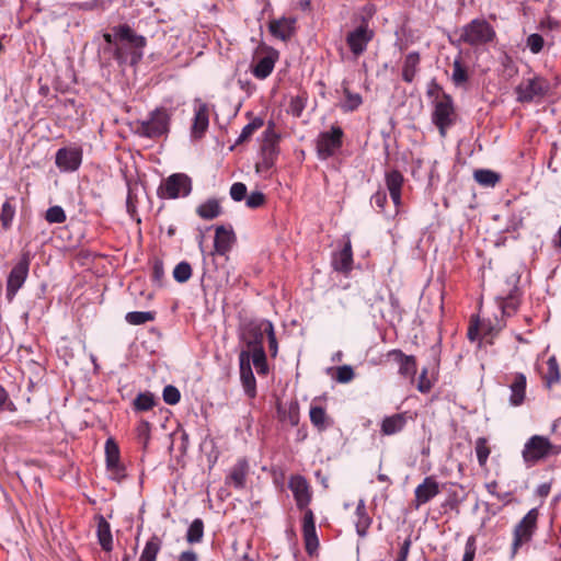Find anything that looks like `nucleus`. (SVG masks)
I'll use <instances>...</instances> for the list:
<instances>
[{
    "label": "nucleus",
    "mask_w": 561,
    "mask_h": 561,
    "mask_svg": "<svg viewBox=\"0 0 561 561\" xmlns=\"http://www.w3.org/2000/svg\"><path fill=\"white\" fill-rule=\"evenodd\" d=\"M288 489L295 500L297 508L304 513L301 533L305 549L309 557L318 556L319 538L316 530V518L309 505L313 497L310 482L301 474H294L288 480Z\"/></svg>",
    "instance_id": "obj_1"
},
{
    "label": "nucleus",
    "mask_w": 561,
    "mask_h": 561,
    "mask_svg": "<svg viewBox=\"0 0 561 561\" xmlns=\"http://www.w3.org/2000/svg\"><path fill=\"white\" fill-rule=\"evenodd\" d=\"M116 35L118 45L114 49L113 57L119 66L129 64L136 66L144 56V48L147 39L142 35H138L128 24L116 25Z\"/></svg>",
    "instance_id": "obj_2"
},
{
    "label": "nucleus",
    "mask_w": 561,
    "mask_h": 561,
    "mask_svg": "<svg viewBox=\"0 0 561 561\" xmlns=\"http://www.w3.org/2000/svg\"><path fill=\"white\" fill-rule=\"evenodd\" d=\"M457 38H450L454 46L468 45L479 48L492 43L496 37L494 27L484 19H473L454 33Z\"/></svg>",
    "instance_id": "obj_3"
},
{
    "label": "nucleus",
    "mask_w": 561,
    "mask_h": 561,
    "mask_svg": "<svg viewBox=\"0 0 561 561\" xmlns=\"http://www.w3.org/2000/svg\"><path fill=\"white\" fill-rule=\"evenodd\" d=\"M366 14L359 18V24L345 36V42L351 53L355 58L362 56L368 47V44L374 39L375 32L369 26V20L375 13V10L366 5L363 9Z\"/></svg>",
    "instance_id": "obj_4"
},
{
    "label": "nucleus",
    "mask_w": 561,
    "mask_h": 561,
    "mask_svg": "<svg viewBox=\"0 0 561 561\" xmlns=\"http://www.w3.org/2000/svg\"><path fill=\"white\" fill-rule=\"evenodd\" d=\"M274 123L270 122L266 130L263 134L260 160L255 163V170L259 174L267 176L275 168V163L279 154V135L275 134Z\"/></svg>",
    "instance_id": "obj_5"
},
{
    "label": "nucleus",
    "mask_w": 561,
    "mask_h": 561,
    "mask_svg": "<svg viewBox=\"0 0 561 561\" xmlns=\"http://www.w3.org/2000/svg\"><path fill=\"white\" fill-rule=\"evenodd\" d=\"M551 85L548 79L533 75L525 77L515 88L516 100L520 103H539L550 92Z\"/></svg>",
    "instance_id": "obj_6"
},
{
    "label": "nucleus",
    "mask_w": 561,
    "mask_h": 561,
    "mask_svg": "<svg viewBox=\"0 0 561 561\" xmlns=\"http://www.w3.org/2000/svg\"><path fill=\"white\" fill-rule=\"evenodd\" d=\"M170 115L164 107H158L149 114L148 119L135 123V134L145 138H159L169 131Z\"/></svg>",
    "instance_id": "obj_7"
},
{
    "label": "nucleus",
    "mask_w": 561,
    "mask_h": 561,
    "mask_svg": "<svg viewBox=\"0 0 561 561\" xmlns=\"http://www.w3.org/2000/svg\"><path fill=\"white\" fill-rule=\"evenodd\" d=\"M456 117L453 98L447 93L437 95L434 100L432 122L437 127L440 137H446L447 130L456 123Z\"/></svg>",
    "instance_id": "obj_8"
},
{
    "label": "nucleus",
    "mask_w": 561,
    "mask_h": 561,
    "mask_svg": "<svg viewBox=\"0 0 561 561\" xmlns=\"http://www.w3.org/2000/svg\"><path fill=\"white\" fill-rule=\"evenodd\" d=\"M539 511L531 508L527 514L515 525L513 529V541L511 546V556L514 558L523 545L533 540V537L538 528Z\"/></svg>",
    "instance_id": "obj_9"
},
{
    "label": "nucleus",
    "mask_w": 561,
    "mask_h": 561,
    "mask_svg": "<svg viewBox=\"0 0 561 561\" xmlns=\"http://www.w3.org/2000/svg\"><path fill=\"white\" fill-rule=\"evenodd\" d=\"M559 453V448L548 437L534 435L525 443L522 456L526 465L534 466L540 460Z\"/></svg>",
    "instance_id": "obj_10"
},
{
    "label": "nucleus",
    "mask_w": 561,
    "mask_h": 561,
    "mask_svg": "<svg viewBox=\"0 0 561 561\" xmlns=\"http://www.w3.org/2000/svg\"><path fill=\"white\" fill-rule=\"evenodd\" d=\"M265 334L268 335L271 350H274V353H276L277 341L273 325L268 321H262L260 323L250 322L243 328L241 337L248 345L247 351L251 352L256 347H263Z\"/></svg>",
    "instance_id": "obj_11"
},
{
    "label": "nucleus",
    "mask_w": 561,
    "mask_h": 561,
    "mask_svg": "<svg viewBox=\"0 0 561 561\" xmlns=\"http://www.w3.org/2000/svg\"><path fill=\"white\" fill-rule=\"evenodd\" d=\"M192 192V180L185 173H174L168 176L158 188L160 198L175 199L187 196Z\"/></svg>",
    "instance_id": "obj_12"
},
{
    "label": "nucleus",
    "mask_w": 561,
    "mask_h": 561,
    "mask_svg": "<svg viewBox=\"0 0 561 561\" xmlns=\"http://www.w3.org/2000/svg\"><path fill=\"white\" fill-rule=\"evenodd\" d=\"M31 264V253L22 252L19 262L12 267L7 279V299L12 301L19 289L25 283Z\"/></svg>",
    "instance_id": "obj_13"
},
{
    "label": "nucleus",
    "mask_w": 561,
    "mask_h": 561,
    "mask_svg": "<svg viewBox=\"0 0 561 561\" xmlns=\"http://www.w3.org/2000/svg\"><path fill=\"white\" fill-rule=\"evenodd\" d=\"M344 131L337 125H332L329 131H323L317 139L319 158L328 159L336 153L343 145Z\"/></svg>",
    "instance_id": "obj_14"
},
{
    "label": "nucleus",
    "mask_w": 561,
    "mask_h": 561,
    "mask_svg": "<svg viewBox=\"0 0 561 561\" xmlns=\"http://www.w3.org/2000/svg\"><path fill=\"white\" fill-rule=\"evenodd\" d=\"M82 156L80 147H62L56 152L55 163L64 172H73L80 168Z\"/></svg>",
    "instance_id": "obj_15"
},
{
    "label": "nucleus",
    "mask_w": 561,
    "mask_h": 561,
    "mask_svg": "<svg viewBox=\"0 0 561 561\" xmlns=\"http://www.w3.org/2000/svg\"><path fill=\"white\" fill-rule=\"evenodd\" d=\"M105 461L113 479L121 481L126 477L125 466L121 463L119 447L113 437L105 442Z\"/></svg>",
    "instance_id": "obj_16"
},
{
    "label": "nucleus",
    "mask_w": 561,
    "mask_h": 561,
    "mask_svg": "<svg viewBox=\"0 0 561 561\" xmlns=\"http://www.w3.org/2000/svg\"><path fill=\"white\" fill-rule=\"evenodd\" d=\"M440 493L439 483L434 476L424 478L414 490V499L411 503L414 510H419L422 505L432 501Z\"/></svg>",
    "instance_id": "obj_17"
},
{
    "label": "nucleus",
    "mask_w": 561,
    "mask_h": 561,
    "mask_svg": "<svg viewBox=\"0 0 561 561\" xmlns=\"http://www.w3.org/2000/svg\"><path fill=\"white\" fill-rule=\"evenodd\" d=\"M240 379L245 393L253 398L256 394V382L251 368L250 351H241L239 355Z\"/></svg>",
    "instance_id": "obj_18"
},
{
    "label": "nucleus",
    "mask_w": 561,
    "mask_h": 561,
    "mask_svg": "<svg viewBox=\"0 0 561 561\" xmlns=\"http://www.w3.org/2000/svg\"><path fill=\"white\" fill-rule=\"evenodd\" d=\"M387 357L393 358L399 365V375L410 379L413 383L417 371L416 358L413 355H407L401 350H391Z\"/></svg>",
    "instance_id": "obj_19"
},
{
    "label": "nucleus",
    "mask_w": 561,
    "mask_h": 561,
    "mask_svg": "<svg viewBox=\"0 0 561 561\" xmlns=\"http://www.w3.org/2000/svg\"><path fill=\"white\" fill-rule=\"evenodd\" d=\"M236 242V234L233 230L227 229L225 226H217L215 240H214V250L215 253L219 255H226L232 248Z\"/></svg>",
    "instance_id": "obj_20"
},
{
    "label": "nucleus",
    "mask_w": 561,
    "mask_h": 561,
    "mask_svg": "<svg viewBox=\"0 0 561 561\" xmlns=\"http://www.w3.org/2000/svg\"><path fill=\"white\" fill-rule=\"evenodd\" d=\"M511 397L510 402L514 407L522 405L526 397V376L522 373L513 374L510 377Z\"/></svg>",
    "instance_id": "obj_21"
},
{
    "label": "nucleus",
    "mask_w": 561,
    "mask_h": 561,
    "mask_svg": "<svg viewBox=\"0 0 561 561\" xmlns=\"http://www.w3.org/2000/svg\"><path fill=\"white\" fill-rule=\"evenodd\" d=\"M333 268L341 273H348L353 266V251L351 240L344 243L343 248L333 254L332 257Z\"/></svg>",
    "instance_id": "obj_22"
},
{
    "label": "nucleus",
    "mask_w": 561,
    "mask_h": 561,
    "mask_svg": "<svg viewBox=\"0 0 561 561\" xmlns=\"http://www.w3.org/2000/svg\"><path fill=\"white\" fill-rule=\"evenodd\" d=\"M209 125V108L206 103H199L195 110V115L192 125V136L194 138H202Z\"/></svg>",
    "instance_id": "obj_23"
},
{
    "label": "nucleus",
    "mask_w": 561,
    "mask_h": 561,
    "mask_svg": "<svg viewBox=\"0 0 561 561\" xmlns=\"http://www.w3.org/2000/svg\"><path fill=\"white\" fill-rule=\"evenodd\" d=\"M421 56L417 51L405 55L402 61V80L412 83L420 71Z\"/></svg>",
    "instance_id": "obj_24"
},
{
    "label": "nucleus",
    "mask_w": 561,
    "mask_h": 561,
    "mask_svg": "<svg viewBox=\"0 0 561 561\" xmlns=\"http://www.w3.org/2000/svg\"><path fill=\"white\" fill-rule=\"evenodd\" d=\"M403 182L404 179L400 171L391 170L386 172V185L396 206H399L401 203V190Z\"/></svg>",
    "instance_id": "obj_25"
},
{
    "label": "nucleus",
    "mask_w": 561,
    "mask_h": 561,
    "mask_svg": "<svg viewBox=\"0 0 561 561\" xmlns=\"http://www.w3.org/2000/svg\"><path fill=\"white\" fill-rule=\"evenodd\" d=\"M407 425L405 413H397L390 416H386L380 426L382 435L390 436L400 433Z\"/></svg>",
    "instance_id": "obj_26"
},
{
    "label": "nucleus",
    "mask_w": 561,
    "mask_h": 561,
    "mask_svg": "<svg viewBox=\"0 0 561 561\" xmlns=\"http://www.w3.org/2000/svg\"><path fill=\"white\" fill-rule=\"evenodd\" d=\"M96 519H98V528H96L98 541H99L101 548L105 552H111L113 550V536H112V531H111V525L102 515H98Z\"/></svg>",
    "instance_id": "obj_27"
},
{
    "label": "nucleus",
    "mask_w": 561,
    "mask_h": 561,
    "mask_svg": "<svg viewBox=\"0 0 561 561\" xmlns=\"http://www.w3.org/2000/svg\"><path fill=\"white\" fill-rule=\"evenodd\" d=\"M277 55L278 53L275 50L273 54L259 58L257 61L252 65L253 76L257 79H265L270 76L277 59Z\"/></svg>",
    "instance_id": "obj_28"
},
{
    "label": "nucleus",
    "mask_w": 561,
    "mask_h": 561,
    "mask_svg": "<svg viewBox=\"0 0 561 561\" xmlns=\"http://www.w3.org/2000/svg\"><path fill=\"white\" fill-rule=\"evenodd\" d=\"M249 466L244 459L239 460L231 469L226 479L227 484H232L236 489H242L245 484Z\"/></svg>",
    "instance_id": "obj_29"
},
{
    "label": "nucleus",
    "mask_w": 561,
    "mask_h": 561,
    "mask_svg": "<svg viewBox=\"0 0 561 561\" xmlns=\"http://www.w3.org/2000/svg\"><path fill=\"white\" fill-rule=\"evenodd\" d=\"M341 87L345 98L344 102L340 105L341 110L345 113L356 111L363 104L362 95L350 90L347 80H343Z\"/></svg>",
    "instance_id": "obj_30"
},
{
    "label": "nucleus",
    "mask_w": 561,
    "mask_h": 561,
    "mask_svg": "<svg viewBox=\"0 0 561 561\" xmlns=\"http://www.w3.org/2000/svg\"><path fill=\"white\" fill-rule=\"evenodd\" d=\"M14 202H15V197L10 196V197H7V199L4 201V203L1 206L0 221H1L2 229L4 231H8L12 227V222L15 217Z\"/></svg>",
    "instance_id": "obj_31"
},
{
    "label": "nucleus",
    "mask_w": 561,
    "mask_h": 561,
    "mask_svg": "<svg viewBox=\"0 0 561 561\" xmlns=\"http://www.w3.org/2000/svg\"><path fill=\"white\" fill-rule=\"evenodd\" d=\"M197 215L205 220H213L221 214V206L216 198H209L196 209Z\"/></svg>",
    "instance_id": "obj_32"
},
{
    "label": "nucleus",
    "mask_w": 561,
    "mask_h": 561,
    "mask_svg": "<svg viewBox=\"0 0 561 561\" xmlns=\"http://www.w3.org/2000/svg\"><path fill=\"white\" fill-rule=\"evenodd\" d=\"M309 416L312 425L320 432L325 431L332 423L328 417L325 410L319 405H311Z\"/></svg>",
    "instance_id": "obj_33"
},
{
    "label": "nucleus",
    "mask_w": 561,
    "mask_h": 561,
    "mask_svg": "<svg viewBox=\"0 0 561 561\" xmlns=\"http://www.w3.org/2000/svg\"><path fill=\"white\" fill-rule=\"evenodd\" d=\"M162 541L157 535H152L146 542V546L140 554L139 561H156L157 556L161 549Z\"/></svg>",
    "instance_id": "obj_34"
},
{
    "label": "nucleus",
    "mask_w": 561,
    "mask_h": 561,
    "mask_svg": "<svg viewBox=\"0 0 561 561\" xmlns=\"http://www.w3.org/2000/svg\"><path fill=\"white\" fill-rule=\"evenodd\" d=\"M157 404L154 394L150 391L138 393L133 401V409L136 412H146L151 410Z\"/></svg>",
    "instance_id": "obj_35"
},
{
    "label": "nucleus",
    "mask_w": 561,
    "mask_h": 561,
    "mask_svg": "<svg viewBox=\"0 0 561 561\" xmlns=\"http://www.w3.org/2000/svg\"><path fill=\"white\" fill-rule=\"evenodd\" d=\"M473 178L480 185L485 187H494L501 180L499 173L486 169L476 170Z\"/></svg>",
    "instance_id": "obj_36"
},
{
    "label": "nucleus",
    "mask_w": 561,
    "mask_h": 561,
    "mask_svg": "<svg viewBox=\"0 0 561 561\" xmlns=\"http://www.w3.org/2000/svg\"><path fill=\"white\" fill-rule=\"evenodd\" d=\"M451 81L456 87H463L469 81L468 69L463 66L460 57L453 62Z\"/></svg>",
    "instance_id": "obj_37"
},
{
    "label": "nucleus",
    "mask_w": 561,
    "mask_h": 561,
    "mask_svg": "<svg viewBox=\"0 0 561 561\" xmlns=\"http://www.w3.org/2000/svg\"><path fill=\"white\" fill-rule=\"evenodd\" d=\"M355 514L357 517L356 523H355L356 531L359 537H365L368 528L370 527L371 518L368 516L364 504H359L356 507Z\"/></svg>",
    "instance_id": "obj_38"
},
{
    "label": "nucleus",
    "mask_w": 561,
    "mask_h": 561,
    "mask_svg": "<svg viewBox=\"0 0 561 561\" xmlns=\"http://www.w3.org/2000/svg\"><path fill=\"white\" fill-rule=\"evenodd\" d=\"M520 304L519 296L516 291L511 293L507 297L502 298L500 301V308L502 310L503 317H511L513 316Z\"/></svg>",
    "instance_id": "obj_39"
},
{
    "label": "nucleus",
    "mask_w": 561,
    "mask_h": 561,
    "mask_svg": "<svg viewBox=\"0 0 561 561\" xmlns=\"http://www.w3.org/2000/svg\"><path fill=\"white\" fill-rule=\"evenodd\" d=\"M474 449L479 466L481 468H485L489 456L491 454V448L488 445V439L485 437L477 438Z\"/></svg>",
    "instance_id": "obj_40"
},
{
    "label": "nucleus",
    "mask_w": 561,
    "mask_h": 561,
    "mask_svg": "<svg viewBox=\"0 0 561 561\" xmlns=\"http://www.w3.org/2000/svg\"><path fill=\"white\" fill-rule=\"evenodd\" d=\"M204 536V522L201 518H196L190 525L186 533V540L188 543H198L202 541Z\"/></svg>",
    "instance_id": "obj_41"
},
{
    "label": "nucleus",
    "mask_w": 561,
    "mask_h": 561,
    "mask_svg": "<svg viewBox=\"0 0 561 561\" xmlns=\"http://www.w3.org/2000/svg\"><path fill=\"white\" fill-rule=\"evenodd\" d=\"M156 312L152 311H131L125 317L126 321L133 325H140L149 321H153Z\"/></svg>",
    "instance_id": "obj_42"
},
{
    "label": "nucleus",
    "mask_w": 561,
    "mask_h": 561,
    "mask_svg": "<svg viewBox=\"0 0 561 561\" xmlns=\"http://www.w3.org/2000/svg\"><path fill=\"white\" fill-rule=\"evenodd\" d=\"M251 360L260 375H264L267 371L266 355L263 347H256L251 351Z\"/></svg>",
    "instance_id": "obj_43"
},
{
    "label": "nucleus",
    "mask_w": 561,
    "mask_h": 561,
    "mask_svg": "<svg viewBox=\"0 0 561 561\" xmlns=\"http://www.w3.org/2000/svg\"><path fill=\"white\" fill-rule=\"evenodd\" d=\"M547 371L545 373V379L549 385L560 381V369L559 364L556 356H551L548 358L547 363Z\"/></svg>",
    "instance_id": "obj_44"
},
{
    "label": "nucleus",
    "mask_w": 561,
    "mask_h": 561,
    "mask_svg": "<svg viewBox=\"0 0 561 561\" xmlns=\"http://www.w3.org/2000/svg\"><path fill=\"white\" fill-rule=\"evenodd\" d=\"M136 433L139 444L146 450L151 437V424L148 421L141 420L136 428Z\"/></svg>",
    "instance_id": "obj_45"
},
{
    "label": "nucleus",
    "mask_w": 561,
    "mask_h": 561,
    "mask_svg": "<svg viewBox=\"0 0 561 561\" xmlns=\"http://www.w3.org/2000/svg\"><path fill=\"white\" fill-rule=\"evenodd\" d=\"M263 125H264V122L260 117H256L253 121H251L250 123H248L243 127L239 138L237 139V145L242 144L243 141L248 140L253 135V133L255 130H257L259 128H261Z\"/></svg>",
    "instance_id": "obj_46"
},
{
    "label": "nucleus",
    "mask_w": 561,
    "mask_h": 561,
    "mask_svg": "<svg viewBox=\"0 0 561 561\" xmlns=\"http://www.w3.org/2000/svg\"><path fill=\"white\" fill-rule=\"evenodd\" d=\"M192 276L191 264L186 261L180 262L173 270V277L178 283H185Z\"/></svg>",
    "instance_id": "obj_47"
},
{
    "label": "nucleus",
    "mask_w": 561,
    "mask_h": 561,
    "mask_svg": "<svg viewBox=\"0 0 561 561\" xmlns=\"http://www.w3.org/2000/svg\"><path fill=\"white\" fill-rule=\"evenodd\" d=\"M45 219L49 224H62L66 221L67 216L62 207L56 205L46 210Z\"/></svg>",
    "instance_id": "obj_48"
},
{
    "label": "nucleus",
    "mask_w": 561,
    "mask_h": 561,
    "mask_svg": "<svg viewBox=\"0 0 561 561\" xmlns=\"http://www.w3.org/2000/svg\"><path fill=\"white\" fill-rule=\"evenodd\" d=\"M162 398L167 404L174 405L180 402L181 392L175 386L168 385L163 388Z\"/></svg>",
    "instance_id": "obj_49"
},
{
    "label": "nucleus",
    "mask_w": 561,
    "mask_h": 561,
    "mask_svg": "<svg viewBox=\"0 0 561 561\" xmlns=\"http://www.w3.org/2000/svg\"><path fill=\"white\" fill-rule=\"evenodd\" d=\"M526 46L533 54H539L545 46V39L540 34H530L526 39Z\"/></svg>",
    "instance_id": "obj_50"
},
{
    "label": "nucleus",
    "mask_w": 561,
    "mask_h": 561,
    "mask_svg": "<svg viewBox=\"0 0 561 561\" xmlns=\"http://www.w3.org/2000/svg\"><path fill=\"white\" fill-rule=\"evenodd\" d=\"M355 377L354 369L350 365L339 366L336 368L335 380L340 383L351 382Z\"/></svg>",
    "instance_id": "obj_51"
},
{
    "label": "nucleus",
    "mask_w": 561,
    "mask_h": 561,
    "mask_svg": "<svg viewBox=\"0 0 561 561\" xmlns=\"http://www.w3.org/2000/svg\"><path fill=\"white\" fill-rule=\"evenodd\" d=\"M433 388V383L428 378V369L424 367L417 378L416 389L421 393H428Z\"/></svg>",
    "instance_id": "obj_52"
},
{
    "label": "nucleus",
    "mask_w": 561,
    "mask_h": 561,
    "mask_svg": "<svg viewBox=\"0 0 561 561\" xmlns=\"http://www.w3.org/2000/svg\"><path fill=\"white\" fill-rule=\"evenodd\" d=\"M152 282L158 286L162 285V280L164 278V267L163 261L161 259L156 257L152 263Z\"/></svg>",
    "instance_id": "obj_53"
},
{
    "label": "nucleus",
    "mask_w": 561,
    "mask_h": 561,
    "mask_svg": "<svg viewBox=\"0 0 561 561\" xmlns=\"http://www.w3.org/2000/svg\"><path fill=\"white\" fill-rule=\"evenodd\" d=\"M127 186H128V192H127V197H126V209H127V213L129 214V216L131 218H134L137 215L138 198H137V195L134 193L129 182H127Z\"/></svg>",
    "instance_id": "obj_54"
},
{
    "label": "nucleus",
    "mask_w": 561,
    "mask_h": 561,
    "mask_svg": "<svg viewBox=\"0 0 561 561\" xmlns=\"http://www.w3.org/2000/svg\"><path fill=\"white\" fill-rule=\"evenodd\" d=\"M230 196L234 202H241L248 196L247 185L242 182H236L230 187Z\"/></svg>",
    "instance_id": "obj_55"
},
{
    "label": "nucleus",
    "mask_w": 561,
    "mask_h": 561,
    "mask_svg": "<svg viewBox=\"0 0 561 561\" xmlns=\"http://www.w3.org/2000/svg\"><path fill=\"white\" fill-rule=\"evenodd\" d=\"M265 203V195L262 192H252L245 198V205L249 208L255 209L263 206Z\"/></svg>",
    "instance_id": "obj_56"
},
{
    "label": "nucleus",
    "mask_w": 561,
    "mask_h": 561,
    "mask_svg": "<svg viewBox=\"0 0 561 561\" xmlns=\"http://www.w3.org/2000/svg\"><path fill=\"white\" fill-rule=\"evenodd\" d=\"M497 488H499V483L495 480L485 483V489L491 495L496 497L499 501H504L506 503L510 502L511 493L510 492L500 493V492H497Z\"/></svg>",
    "instance_id": "obj_57"
},
{
    "label": "nucleus",
    "mask_w": 561,
    "mask_h": 561,
    "mask_svg": "<svg viewBox=\"0 0 561 561\" xmlns=\"http://www.w3.org/2000/svg\"><path fill=\"white\" fill-rule=\"evenodd\" d=\"M477 551V539L474 536H469L466 546L462 561H473Z\"/></svg>",
    "instance_id": "obj_58"
},
{
    "label": "nucleus",
    "mask_w": 561,
    "mask_h": 561,
    "mask_svg": "<svg viewBox=\"0 0 561 561\" xmlns=\"http://www.w3.org/2000/svg\"><path fill=\"white\" fill-rule=\"evenodd\" d=\"M304 108H305V99L297 96V98L291 99L287 112L293 114L296 117H299L301 115Z\"/></svg>",
    "instance_id": "obj_59"
},
{
    "label": "nucleus",
    "mask_w": 561,
    "mask_h": 561,
    "mask_svg": "<svg viewBox=\"0 0 561 561\" xmlns=\"http://www.w3.org/2000/svg\"><path fill=\"white\" fill-rule=\"evenodd\" d=\"M371 203H374L379 209H383L385 208V205L387 204V194L385 191H377L373 196H371Z\"/></svg>",
    "instance_id": "obj_60"
},
{
    "label": "nucleus",
    "mask_w": 561,
    "mask_h": 561,
    "mask_svg": "<svg viewBox=\"0 0 561 561\" xmlns=\"http://www.w3.org/2000/svg\"><path fill=\"white\" fill-rule=\"evenodd\" d=\"M411 543H412V541H411L410 537L404 539V541L400 546V550H399L397 560H399V561H407V558H408L409 552H410Z\"/></svg>",
    "instance_id": "obj_61"
},
{
    "label": "nucleus",
    "mask_w": 561,
    "mask_h": 561,
    "mask_svg": "<svg viewBox=\"0 0 561 561\" xmlns=\"http://www.w3.org/2000/svg\"><path fill=\"white\" fill-rule=\"evenodd\" d=\"M112 31H113V33H104L103 38L114 50L116 48V45H118L119 42H118V37L116 35V26H113Z\"/></svg>",
    "instance_id": "obj_62"
},
{
    "label": "nucleus",
    "mask_w": 561,
    "mask_h": 561,
    "mask_svg": "<svg viewBox=\"0 0 561 561\" xmlns=\"http://www.w3.org/2000/svg\"><path fill=\"white\" fill-rule=\"evenodd\" d=\"M294 23L295 20L286 19L283 16V41H285L286 37L290 36Z\"/></svg>",
    "instance_id": "obj_63"
},
{
    "label": "nucleus",
    "mask_w": 561,
    "mask_h": 561,
    "mask_svg": "<svg viewBox=\"0 0 561 561\" xmlns=\"http://www.w3.org/2000/svg\"><path fill=\"white\" fill-rule=\"evenodd\" d=\"M178 561H198V557L193 550H187L179 556Z\"/></svg>",
    "instance_id": "obj_64"
}]
</instances>
